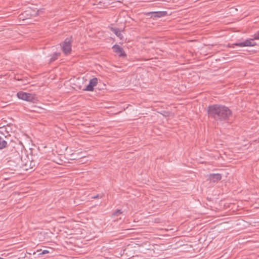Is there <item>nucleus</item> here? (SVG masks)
Segmentation results:
<instances>
[{"instance_id":"f03ea898","label":"nucleus","mask_w":259,"mask_h":259,"mask_svg":"<svg viewBox=\"0 0 259 259\" xmlns=\"http://www.w3.org/2000/svg\"><path fill=\"white\" fill-rule=\"evenodd\" d=\"M71 38H67L61 45L62 51L65 55H68L71 51Z\"/></svg>"},{"instance_id":"6e6552de","label":"nucleus","mask_w":259,"mask_h":259,"mask_svg":"<svg viewBox=\"0 0 259 259\" xmlns=\"http://www.w3.org/2000/svg\"><path fill=\"white\" fill-rule=\"evenodd\" d=\"M152 14V17L155 18H160L162 17L165 16L167 15V12L165 11H160V12H152L150 13H148L147 15Z\"/></svg>"},{"instance_id":"2eb2a0df","label":"nucleus","mask_w":259,"mask_h":259,"mask_svg":"<svg viewBox=\"0 0 259 259\" xmlns=\"http://www.w3.org/2000/svg\"><path fill=\"white\" fill-rule=\"evenodd\" d=\"M48 253H49V250H44L39 254L42 255V254H47Z\"/></svg>"},{"instance_id":"0eeeda50","label":"nucleus","mask_w":259,"mask_h":259,"mask_svg":"<svg viewBox=\"0 0 259 259\" xmlns=\"http://www.w3.org/2000/svg\"><path fill=\"white\" fill-rule=\"evenodd\" d=\"M112 48L114 51L118 54L119 56L124 57L125 56V52L123 51L122 48H121L119 46L114 45Z\"/></svg>"},{"instance_id":"9d476101","label":"nucleus","mask_w":259,"mask_h":259,"mask_svg":"<svg viewBox=\"0 0 259 259\" xmlns=\"http://www.w3.org/2000/svg\"><path fill=\"white\" fill-rule=\"evenodd\" d=\"M7 146V142L3 137L0 136V150L5 148Z\"/></svg>"},{"instance_id":"7ed1b4c3","label":"nucleus","mask_w":259,"mask_h":259,"mask_svg":"<svg viewBox=\"0 0 259 259\" xmlns=\"http://www.w3.org/2000/svg\"><path fill=\"white\" fill-rule=\"evenodd\" d=\"M18 98L27 101H33L35 99V95L19 92L17 94Z\"/></svg>"},{"instance_id":"f3484780","label":"nucleus","mask_w":259,"mask_h":259,"mask_svg":"<svg viewBox=\"0 0 259 259\" xmlns=\"http://www.w3.org/2000/svg\"><path fill=\"white\" fill-rule=\"evenodd\" d=\"M0 259H3V258H1V257H0Z\"/></svg>"},{"instance_id":"dca6fc26","label":"nucleus","mask_w":259,"mask_h":259,"mask_svg":"<svg viewBox=\"0 0 259 259\" xmlns=\"http://www.w3.org/2000/svg\"><path fill=\"white\" fill-rule=\"evenodd\" d=\"M99 195H97L95 196H94L93 198H94V199H96L97 198H99Z\"/></svg>"},{"instance_id":"39448f33","label":"nucleus","mask_w":259,"mask_h":259,"mask_svg":"<svg viewBox=\"0 0 259 259\" xmlns=\"http://www.w3.org/2000/svg\"><path fill=\"white\" fill-rule=\"evenodd\" d=\"M98 83V79L97 78H93L90 80L89 84L86 87L84 90L87 91H93L94 90V87H95Z\"/></svg>"},{"instance_id":"1a4fd4ad","label":"nucleus","mask_w":259,"mask_h":259,"mask_svg":"<svg viewBox=\"0 0 259 259\" xmlns=\"http://www.w3.org/2000/svg\"><path fill=\"white\" fill-rule=\"evenodd\" d=\"M25 169L26 170L32 169L35 166L34 162L31 161H28L24 165Z\"/></svg>"},{"instance_id":"9b49d317","label":"nucleus","mask_w":259,"mask_h":259,"mask_svg":"<svg viewBox=\"0 0 259 259\" xmlns=\"http://www.w3.org/2000/svg\"><path fill=\"white\" fill-rule=\"evenodd\" d=\"M111 30L118 37L122 38V36L120 30L116 28H112Z\"/></svg>"},{"instance_id":"4468645a","label":"nucleus","mask_w":259,"mask_h":259,"mask_svg":"<svg viewBox=\"0 0 259 259\" xmlns=\"http://www.w3.org/2000/svg\"><path fill=\"white\" fill-rule=\"evenodd\" d=\"M121 213L122 212L120 210H117L113 213V215L118 216L119 214H121Z\"/></svg>"},{"instance_id":"f8f14e48","label":"nucleus","mask_w":259,"mask_h":259,"mask_svg":"<svg viewBox=\"0 0 259 259\" xmlns=\"http://www.w3.org/2000/svg\"><path fill=\"white\" fill-rule=\"evenodd\" d=\"M60 53H54L52 58H51L50 59V61L51 62H53V61H54L55 60H56L57 59V58H58V57L59 56H60Z\"/></svg>"},{"instance_id":"ddd939ff","label":"nucleus","mask_w":259,"mask_h":259,"mask_svg":"<svg viewBox=\"0 0 259 259\" xmlns=\"http://www.w3.org/2000/svg\"><path fill=\"white\" fill-rule=\"evenodd\" d=\"M253 39H259V32H257L253 35Z\"/></svg>"},{"instance_id":"423d86ee","label":"nucleus","mask_w":259,"mask_h":259,"mask_svg":"<svg viewBox=\"0 0 259 259\" xmlns=\"http://www.w3.org/2000/svg\"><path fill=\"white\" fill-rule=\"evenodd\" d=\"M222 179V176L219 174H210L208 176V180L210 182L216 183Z\"/></svg>"},{"instance_id":"f257e3e1","label":"nucleus","mask_w":259,"mask_h":259,"mask_svg":"<svg viewBox=\"0 0 259 259\" xmlns=\"http://www.w3.org/2000/svg\"><path fill=\"white\" fill-rule=\"evenodd\" d=\"M207 112L209 116L217 121H226L232 116V112L228 107L217 104L209 106Z\"/></svg>"},{"instance_id":"20e7f679","label":"nucleus","mask_w":259,"mask_h":259,"mask_svg":"<svg viewBox=\"0 0 259 259\" xmlns=\"http://www.w3.org/2000/svg\"><path fill=\"white\" fill-rule=\"evenodd\" d=\"M253 38H251L249 39H247L244 42L234 44L232 45V48H234V46L244 47H253L256 45V43L253 41Z\"/></svg>"}]
</instances>
